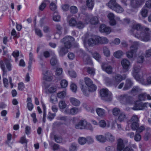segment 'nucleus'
Returning <instances> with one entry per match:
<instances>
[{"mask_svg":"<svg viewBox=\"0 0 151 151\" xmlns=\"http://www.w3.org/2000/svg\"><path fill=\"white\" fill-rule=\"evenodd\" d=\"M130 33L139 39L144 41H148L151 38L150 31L149 29H144L138 24H135L133 25Z\"/></svg>","mask_w":151,"mask_h":151,"instance_id":"nucleus-1","label":"nucleus"},{"mask_svg":"<svg viewBox=\"0 0 151 151\" xmlns=\"http://www.w3.org/2000/svg\"><path fill=\"white\" fill-rule=\"evenodd\" d=\"M126 78L125 76H123L121 75L117 74L114 77L115 82H113L108 77H106L105 81L107 85L109 86H113L114 88H116L119 83L122 81L124 80Z\"/></svg>","mask_w":151,"mask_h":151,"instance_id":"nucleus-2","label":"nucleus"},{"mask_svg":"<svg viewBox=\"0 0 151 151\" xmlns=\"http://www.w3.org/2000/svg\"><path fill=\"white\" fill-rule=\"evenodd\" d=\"M139 119L137 115H134L133 116L131 119V127L133 130H136L137 132L140 133L144 130L145 127L142 125L139 127Z\"/></svg>","mask_w":151,"mask_h":151,"instance_id":"nucleus-3","label":"nucleus"},{"mask_svg":"<svg viewBox=\"0 0 151 151\" xmlns=\"http://www.w3.org/2000/svg\"><path fill=\"white\" fill-rule=\"evenodd\" d=\"M100 94L101 99L104 100L109 101L112 100V94L107 89L101 90L100 91Z\"/></svg>","mask_w":151,"mask_h":151,"instance_id":"nucleus-4","label":"nucleus"},{"mask_svg":"<svg viewBox=\"0 0 151 151\" xmlns=\"http://www.w3.org/2000/svg\"><path fill=\"white\" fill-rule=\"evenodd\" d=\"M108 7L116 12L121 13L123 11V9L119 4L116 3V0H110L108 4Z\"/></svg>","mask_w":151,"mask_h":151,"instance_id":"nucleus-5","label":"nucleus"},{"mask_svg":"<svg viewBox=\"0 0 151 151\" xmlns=\"http://www.w3.org/2000/svg\"><path fill=\"white\" fill-rule=\"evenodd\" d=\"M141 70V67L137 64H136L134 66L132 75L134 78L137 81L143 83L144 79L140 78L138 73Z\"/></svg>","mask_w":151,"mask_h":151,"instance_id":"nucleus-6","label":"nucleus"},{"mask_svg":"<svg viewBox=\"0 0 151 151\" xmlns=\"http://www.w3.org/2000/svg\"><path fill=\"white\" fill-rule=\"evenodd\" d=\"M74 40L71 36L66 37L61 40V42H64L65 47L67 49L70 48L71 46V43Z\"/></svg>","mask_w":151,"mask_h":151,"instance_id":"nucleus-7","label":"nucleus"},{"mask_svg":"<svg viewBox=\"0 0 151 151\" xmlns=\"http://www.w3.org/2000/svg\"><path fill=\"white\" fill-rule=\"evenodd\" d=\"M138 43L134 42L130 47V51L127 52V57L131 58L132 57L133 54L136 52L137 49Z\"/></svg>","mask_w":151,"mask_h":151,"instance_id":"nucleus-8","label":"nucleus"},{"mask_svg":"<svg viewBox=\"0 0 151 151\" xmlns=\"http://www.w3.org/2000/svg\"><path fill=\"white\" fill-rule=\"evenodd\" d=\"M145 0H131L130 5L133 8L139 7L144 3Z\"/></svg>","mask_w":151,"mask_h":151,"instance_id":"nucleus-9","label":"nucleus"},{"mask_svg":"<svg viewBox=\"0 0 151 151\" xmlns=\"http://www.w3.org/2000/svg\"><path fill=\"white\" fill-rule=\"evenodd\" d=\"M87 122L85 120H80L75 125L76 128L78 129H84L86 128Z\"/></svg>","mask_w":151,"mask_h":151,"instance_id":"nucleus-10","label":"nucleus"},{"mask_svg":"<svg viewBox=\"0 0 151 151\" xmlns=\"http://www.w3.org/2000/svg\"><path fill=\"white\" fill-rule=\"evenodd\" d=\"M145 103L137 101L135 103L134 106L132 108L134 110H142L145 109Z\"/></svg>","mask_w":151,"mask_h":151,"instance_id":"nucleus-11","label":"nucleus"},{"mask_svg":"<svg viewBox=\"0 0 151 151\" xmlns=\"http://www.w3.org/2000/svg\"><path fill=\"white\" fill-rule=\"evenodd\" d=\"M96 42L98 44H105L108 43L109 42V40L105 37H100L97 36Z\"/></svg>","mask_w":151,"mask_h":151,"instance_id":"nucleus-12","label":"nucleus"},{"mask_svg":"<svg viewBox=\"0 0 151 151\" xmlns=\"http://www.w3.org/2000/svg\"><path fill=\"white\" fill-rule=\"evenodd\" d=\"M79 111L78 108L73 107L70 109H66L65 111V113L67 114L75 115L77 114Z\"/></svg>","mask_w":151,"mask_h":151,"instance_id":"nucleus-13","label":"nucleus"},{"mask_svg":"<svg viewBox=\"0 0 151 151\" xmlns=\"http://www.w3.org/2000/svg\"><path fill=\"white\" fill-rule=\"evenodd\" d=\"M100 31L101 32H104L108 34L111 32V29L110 27H107L104 24H101L100 27Z\"/></svg>","mask_w":151,"mask_h":151,"instance_id":"nucleus-14","label":"nucleus"},{"mask_svg":"<svg viewBox=\"0 0 151 151\" xmlns=\"http://www.w3.org/2000/svg\"><path fill=\"white\" fill-rule=\"evenodd\" d=\"M141 90L142 89L139 86H134L131 90L130 93L131 95L134 96L139 93Z\"/></svg>","mask_w":151,"mask_h":151,"instance_id":"nucleus-15","label":"nucleus"},{"mask_svg":"<svg viewBox=\"0 0 151 151\" xmlns=\"http://www.w3.org/2000/svg\"><path fill=\"white\" fill-rule=\"evenodd\" d=\"M68 52V49L63 46H60L59 47L58 52L59 55L60 56H63L65 55Z\"/></svg>","mask_w":151,"mask_h":151,"instance_id":"nucleus-16","label":"nucleus"},{"mask_svg":"<svg viewBox=\"0 0 151 151\" xmlns=\"http://www.w3.org/2000/svg\"><path fill=\"white\" fill-rule=\"evenodd\" d=\"M133 83L132 81L130 79H127L124 87L123 89L124 91H126L129 89L133 85Z\"/></svg>","mask_w":151,"mask_h":151,"instance_id":"nucleus-17","label":"nucleus"},{"mask_svg":"<svg viewBox=\"0 0 151 151\" xmlns=\"http://www.w3.org/2000/svg\"><path fill=\"white\" fill-rule=\"evenodd\" d=\"M83 19L84 23L86 24H88L90 22V19L91 18L92 15L89 14L88 13L85 12L83 13Z\"/></svg>","mask_w":151,"mask_h":151,"instance_id":"nucleus-18","label":"nucleus"},{"mask_svg":"<svg viewBox=\"0 0 151 151\" xmlns=\"http://www.w3.org/2000/svg\"><path fill=\"white\" fill-rule=\"evenodd\" d=\"M108 17L109 20V23L111 25L114 26L116 24V22L114 19V15L113 13H109L108 15Z\"/></svg>","mask_w":151,"mask_h":151,"instance_id":"nucleus-19","label":"nucleus"},{"mask_svg":"<svg viewBox=\"0 0 151 151\" xmlns=\"http://www.w3.org/2000/svg\"><path fill=\"white\" fill-rule=\"evenodd\" d=\"M124 147L125 145L123 140L121 139H118L117 150L119 151H121Z\"/></svg>","mask_w":151,"mask_h":151,"instance_id":"nucleus-20","label":"nucleus"},{"mask_svg":"<svg viewBox=\"0 0 151 151\" xmlns=\"http://www.w3.org/2000/svg\"><path fill=\"white\" fill-rule=\"evenodd\" d=\"M97 36L93 38H90L87 40L88 44L89 46H93L96 45H98L96 41Z\"/></svg>","mask_w":151,"mask_h":151,"instance_id":"nucleus-21","label":"nucleus"},{"mask_svg":"<svg viewBox=\"0 0 151 151\" xmlns=\"http://www.w3.org/2000/svg\"><path fill=\"white\" fill-rule=\"evenodd\" d=\"M102 69L109 74H111L112 72V68L111 66H106V65L102 64L101 65Z\"/></svg>","mask_w":151,"mask_h":151,"instance_id":"nucleus-22","label":"nucleus"},{"mask_svg":"<svg viewBox=\"0 0 151 151\" xmlns=\"http://www.w3.org/2000/svg\"><path fill=\"white\" fill-rule=\"evenodd\" d=\"M96 111L98 115L100 117H104L106 116V111L104 109L99 108L96 109Z\"/></svg>","mask_w":151,"mask_h":151,"instance_id":"nucleus-23","label":"nucleus"},{"mask_svg":"<svg viewBox=\"0 0 151 151\" xmlns=\"http://www.w3.org/2000/svg\"><path fill=\"white\" fill-rule=\"evenodd\" d=\"M121 64L123 68L125 70H127L130 65V63L129 61L126 59H123L121 61Z\"/></svg>","mask_w":151,"mask_h":151,"instance_id":"nucleus-24","label":"nucleus"},{"mask_svg":"<svg viewBox=\"0 0 151 151\" xmlns=\"http://www.w3.org/2000/svg\"><path fill=\"white\" fill-rule=\"evenodd\" d=\"M70 103L73 105L76 106H79L81 103L78 100L74 97L70 98Z\"/></svg>","mask_w":151,"mask_h":151,"instance_id":"nucleus-25","label":"nucleus"},{"mask_svg":"<svg viewBox=\"0 0 151 151\" xmlns=\"http://www.w3.org/2000/svg\"><path fill=\"white\" fill-rule=\"evenodd\" d=\"M11 60H9L6 58H4V62L7 69L9 71H10L12 69V65L10 63Z\"/></svg>","mask_w":151,"mask_h":151,"instance_id":"nucleus-26","label":"nucleus"},{"mask_svg":"<svg viewBox=\"0 0 151 151\" xmlns=\"http://www.w3.org/2000/svg\"><path fill=\"white\" fill-rule=\"evenodd\" d=\"M127 119V116L123 112H121L119 114L118 119L120 122H124Z\"/></svg>","mask_w":151,"mask_h":151,"instance_id":"nucleus-27","label":"nucleus"},{"mask_svg":"<svg viewBox=\"0 0 151 151\" xmlns=\"http://www.w3.org/2000/svg\"><path fill=\"white\" fill-rule=\"evenodd\" d=\"M96 140L101 142H105L106 140V139L104 136L102 135H98L95 136Z\"/></svg>","mask_w":151,"mask_h":151,"instance_id":"nucleus-28","label":"nucleus"},{"mask_svg":"<svg viewBox=\"0 0 151 151\" xmlns=\"http://www.w3.org/2000/svg\"><path fill=\"white\" fill-rule=\"evenodd\" d=\"M0 66L1 68L3 71V77L6 76H7V70L6 69L5 65L4 62L2 60L0 61Z\"/></svg>","mask_w":151,"mask_h":151,"instance_id":"nucleus-29","label":"nucleus"},{"mask_svg":"<svg viewBox=\"0 0 151 151\" xmlns=\"http://www.w3.org/2000/svg\"><path fill=\"white\" fill-rule=\"evenodd\" d=\"M86 5L89 9L92 10L94 5L93 0H86Z\"/></svg>","mask_w":151,"mask_h":151,"instance_id":"nucleus-30","label":"nucleus"},{"mask_svg":"<svg viewBox=\"0 0 151 151\" xmlns=\"http://www.w3.org/2000/svg\"><path fill=\"white\" fill-rule=\"evenodd\" d=\"M50 63L52 66H58V63L56 57L55 56H54L51 58L50 60Z\"/></svg>","mask_w":151,"mask_h":151,"instance_id":"nucleus-31","label":"nucleus"},{"mask_svg":"<svg viewBox=\"0 0 151 151\" xmlns=\"http://www.w3.org/2000/svg\"><path fill=\"white\" fill-rule=\"evenodd\" d=\"M127 94H124L120 96L119 98V99L121 103L124 104H126L127 101Z\"/></svg>","mask_w":151,"mask_h":151,"instance_id":"nucleus-32","label":"nucleus"},{"mask_svg":"<svg viewBox=\"0 0 151 151\" xmlns=\"http://www.w3.org/2000/svg\"><path fill=\"white\" fill-rule=\"evenodd\" d=\"M52 19L55 22H59L60 21V17L57 12L55 11L53 13Z\"/></svg>","mask_w":151,"mask_h":151,"instance_id":"nucleus-33","label":"nucleus"},{"mask_svg":"<svg viewBox=\"0 0 151 151\" xmlns=\"http://www.w3.org/2000/svg\"><path fill=\"white\" fill-rule=\"evenodd\" d=\"M83 58L84 61L87 64H90L91 62L89 56L87 55L83 54Z\"/></svg>","mask_w":151,"mask_h":151,"instance_id":"nucleus-34","label":"nucleus"},{"mask_svg":"<svg viewBox=\"0 0 151 151\" xmlns=\"http://www.w3.org/2000/svg\"><path fill=\"white\" fill-rule=\"evenodd\" d=\"M112 112L114 116H117L121 113L120 109L116 107L114 108L113 109Z\"/></svg>","mask_w":151,"mask_h":151,"instance_id":"nucleus-35","label":"nucleus"},{"mask_svg":"<svg viewBox=\"0 0 151 151\" xmlns=\"http://www.w3.org/2000/svg\"><path fill=\"white\" fill-rule=\"evenodd\" d=\"M105 137L108 138L109 141L112 142L114 141V138L112 135L109 132H107L105 134Z\"/></svg>","mask_w":151,"mask_h":151,"instance_id":"nucleus-36","label":"nucleus"},{"mask_svg":"<svg viewBox=\"0 0 151 151\" xmlns=\"http://www.w3.org/2000/svg\"><path fill=\"white\" fill-rule=\"evenodd\" d=\"M85 23H83L81 21H80L77 22L76 26L78 29H83L85 27Z\"/></svg>","mask_w":151,"mask_h":151,"instance_id":"nucleus-37","label":"nucleus"},{"mask_svg":"<svg viewBox=\"0 0 151 151\" xmlns=\"http://www.w3.org/2000/svg\"><path fill=\"white\" fill-rule=\"evenodd\" d=\"M99 22V20L98 18L96 17H93L90 19V23L92 24H97Z\"/></svg>","mask_w":151,"mask_h":151,"instance_id":"nucleus-38","label":"nucleus"},{"mask_svg":"<svg viewBox=\"0 0 151 151\" xmlns=\"http://www.w3.org/2000/svg\"><path fill=\"white\" fill-rule=\"evenodd\" d=\"M58 105L59 108L61 109H64L67 106V104L65 101H60L59 102Z\"/></svg>","mask_w":151,"mask_h":151,"instance_id":"nucleus-39","label":"nucleus"},{"mask_svg":"<svg viewBox=\"0 0 151 151\" xmlns=\"http://www.w3.org/2000/svg\"><path fill=\"white\" fill-rule=\"evenodd\" d=\"M148 13L147 9L145 7H143L141 11V14L142 16L145 17H147Z\"/></svg>","mask_w":151,"mask_h":151,"instance_id":"nucleus-40","label":"nucleus"},{"mask_svg":"<svg viewBox=\"0 0 151 151\" xmlns=\"http://www.w3.org/2000/svg\"><path fill=\"white\" fill-rule=\"evenodd\" d=\"M103 52L104 55L108 57L110 55V52L109 49L106 46L103 47Z\"/></svg>","mask_w":151,"mask_h":151,"instance_id":"nucleus-41","label":"nucleus"},{"mask_svg":"<svg viewBox=\"0 0 151 151\" xmlns=\"http://www.w3.org/2000/svg\"><path fill=\"white\" fill-rule=\"evenodd\" d=\"M54 138L55 141L58 143H60L62 141V138L60 136L57 135H55L54 136Z\"/></svg>","mask_w":151,"mask_h":151,"instance_id":"nucleus-42","label":"nucleus"},{"mask_svg":"<svg viewBox=\"0 0 151 151\" xmlns=\"http://www.w3.org/2000/svg\"><path fill=\"white\" fill-rule=\"evenodd\" d=\"M123 55V53L121 50H118L115 52L114 54V56L117 58H120Z\"/></svg>","mask_w":151,"mask_h":151,"instance_id":"nucleus-43","label":"nucleus"},{"mask_svg":"<svg viewBox=\"0 0 151 151\" xmlns=\"http://www.w3.org/2000/svg\"><path fill=\"white\" fill-rule=\"evenodd\" d=\"M77 23L76 19L73 18H72L69 21V25L71 26H76Z\"/></svg>","mask_w":151,"mask_h":151,"instance_id":"nucleus-44","label":"nucleus"},{"mask_svg":"<svg viewBox=\"0 0 151 151\" xmlns=\"http://www.w3.org/2000/svg\"><path fill=\"white\" fill-rule=\"evenodd\" d=\"M86 138L84 137H82L79 138L78 141L80 144L83 145L86 143Z\"/></svg>","mask_w":151,"mask_h":151,"instance_id":"nucleus-45","label":"nucleus"},{"mask_svg":"<svg viewBox=\"0 0 151 151\" xmlns=\"http://www.w3.org/2000/svg\"><path fill=\"white\" fill-rule=\"evenodd\" d=\"M88 86L89 87L88 90L89 91L93 92L96 90L97 87L93 83Z\"/></svg>","mask_w":151,"mask_h":151,"instance_id":"nucleus-46","label":"nucleus"},{"mask_svg":"<svg viewBox=\"0 0 151 151\" xmlns=\"http://www.w3.org/2000/svg\"><path fill=\"white\" fill-rule=\"evenodd\" d=\"M127 101L126 104H132L133 103L134 100L133 98L130 96H129L128 95L127 97Z\"/></svg>","mask_w":151,"mask_h":151,"instance_id":"nucleus-47","label":"nucleus"},{"mask_svg":"<svg viewBox=\"0 0 151 151\" xmlns=\"http://www.w3.org/2000/svg\"><path fill=\"white\" fill-rule=\"evenodd\" d=\"M70 151H77V146L76 144L72 143L70 145L69 147Z\"/></svg>","mask_w":151,"mask_h":151,"instance_id":"nucleus-48","label":"nucleus"},{"mask_svg":"<svg viewBox=\"0 0 151 151\" xmlns=\"http://www.w3.org/2000/svg\"><path fill=\"white\" fill-rule=\"evenodd\" d=\"M85 82L86 84L88 86L93 84V82L89 78L85 77L84 78Z\"/></svg>","mask_w":151,"mask_h":151,"instance_id":"nucleus-49","label":"nucleus"},{"mask_svg":"<svg viewBox=\"0 0 151 151\" xmlns=\"http://www.w3.org/2000/svg\"><path fill=\"white\" fill-rule=\"evenodd\" d=\"M60 85L62 88H65L68 86V82L65 80L63 79L61 81Z\"/></svg>","mask_w":151,"mask_h":151,"instance_id":"nucleus-50","label":"nucleus"},{"mask_svg":"<svg viewBox=\"0 0 151 151\" xmlns=\"http://www.w3.org/2000/svg\"><path fill=\"white\" fill-rule=\"evenodd\" d=\"M70 12L73 14L76 13L78 12V9L75 6H71L70 9Z\"/></svg>","mask_w":151,"mask_h":151,"instance_id":"nucleus-51","label":"nucleus"},{"mask_svg":"<svg viewBox=\"0 0 151 151\" xmlns=\"http://www.w3.org/2000/svg\"><path fill=\"white\" fill-rule=\"evenodd\" d=\"M87 71L89 74L93 75H94L95 73L94 69L89 67L87 68Z\"/></svg>","mask_w":151,"mask_h":151,"instance_id":"nucleus-52","label":"nucleus"},{"mask_svg":"<svg viewBox=\"0 0 151 151\" xmlns=\"http://www.w3.org/2000/svg\"><path fill=\"white\" fill-rule=\"evenodd\" d=\"M50 8L52 11H55L57 8L55 4L52 2L50 5Z\"/></svg>","mask_w":151,"mask_h":151,"instance_id":"nucleus-53","label":"nucleus"},{"mask_svg":"<svg viewBox=\"0 0 151 151\" xmlns=\"http://www.w3.org/2000/svg\"><path fill=\"white\" fill-rule=\"evenodd\" d=\"M35 32L37 35L40 37H41L43 36V34L42 31L40 29L36 28L35 29Z\"/></svg>","mask_w":151,"mask_h":151,"instance_id":"nucleus-54","label":"nucleus"},{"mask_svg":"<svg viewBox=\"0 0 151 151\" xmlns=\"http://www.w3.org/2000/svg\"><path fill=\"white\" fill-rule=\"evenodd\" d=\"M66 95V92L65 91H63L58 93L57 94V96L60 98H64Z\"/></svg>","mask_w":151,"mask_h":151,"instance_id":"nucleus-55","label":"nucleus"},{"mask_svg":"<svg viewBox=\"0 0 151 151\" xmlns=\"http://www.w3.org/2000/svg\"><path fill=\"white\" fill-rule=\"evenodd\" d=\"M55 116V113H51L50 112H49L48 113L47 118L50 121H52L53 119Z\"/></svg>","mask_w":151,"mask_h":151,"instance_id":"nucleus-56","label":"nucleus"},{"mask_svg":"<svg viewBox=\"0 0 151 151\" xmlns=\"http://www.w3.org/2000/svg\"><path fill=\"white\" fill-rule=\"evenodd\" d=\"M144 57L143 55H140L138 56L137 58V62L139 63H142L144 61Z\"/></svg>","mask_w":151,"mask_h":151,"instance_id":"nucleus-57","label":"nucleus"},{"mask_svg":"<svg viewBox=\"0 0 151 151\" xmlns=\"http://www.w3.org/2000/svg\"><path fill=\"white\" fill-rule=\"evenodd\" d=\"M99 125L100 127L104 128L106 126V122L104 120H102L99 122Z\"/></svg>","mask_w":151,"mask_h":151,"instance_id":"nucleus-58","label":"nucleus"},{"mask_svg":"<svg viewBox=\"0 0 151 151\" xmlns=\"http://www.w3.org/2000/svg\"><path fill=\"white\" fill-rule=\"evenodd\" d=\"M63 72V69L61 68H57L56 71V75L57 76H60L62 74Z\"/></svg>","mask_w":151,"mask_h":151,"instance_id":"nucleus-59","label":"nucleus"},{"mask_svg":"<svg viewBox=\"0 0 151 151\" xmlns=\"http://www.w3.org/2000/svg\"><path fill=\"white\" fill-rule=\"evenodd\" d=\"M93 56L94 58L98 61H99L101 58L100 55L97 53H93Z\"/></svg>","mask_w":151,"mask_h":151,"instance_id":"nucleus-60","label":"nucleus"},{"mask_svg":"<svg viewBox=\"0 0 151 151\" xmlns=\"http://www.w3.org/2000/svg\"><path fill=\"white\" fill-rule=\"evenodd\" d=\"M7 139L6 141V143L9 144L12 138V135L10 133H8L7 135Z\"/></svg>","mask_w":151,"mask_h":151,"instance_id":"nucleus-61","label":"nucleus"},{"mask_svg":"<svg viewBox=\"0 0 151 151\" xmlns=\"http://www.w3.org/2000/svg\"><path fill=\"white\" fill-rule=\"evenodd\" d=\"M141 138V136L139 133L136 134L134 136V139L136 141H139Z\"/></svg>","mask_w":151,"mask_h":151,"instance_id":"nucleus-62","label":"nucleus"},{"mask_svg":"<svg viewBox=\"0 0 151 151\" xmlns=\"http://www.w3.org/2000/svg\"><path fill=\"white\" fill-rule=\"evenodd\" d=\"M68 73L71 77L73 78H75L76 77V74L74 71L73 70L69 71Z\"/></svg>","mask_w":151,"mask_h":151,"instance_id":"nucleus-63","label":"nucleus"},{"mask_svg":"<svg viewBox=\"0 0 151 151\" xmlns=\"http://www.w3.org/2000/svg\"><path fill=\"white\" fill-rule=\"evenodd\" d=\"M24 88V86L23 83H19L18 84V89L19 90L22 91Z\"/></svg>","mask_w":151,"mask_h":151,"instance_id":"nucleus-64","label":"nucleus"}]
</instances>
